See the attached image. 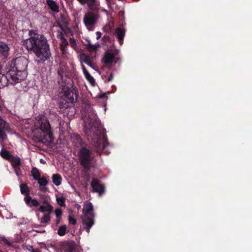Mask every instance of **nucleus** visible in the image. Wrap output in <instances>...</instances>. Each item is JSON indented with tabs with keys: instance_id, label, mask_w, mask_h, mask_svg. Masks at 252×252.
I'll return each instance as SVG.
<instances>
[{
	"instance_id": "nucleus-1",
	"label": "nucleus",
	"mask_w": 252,
	"mask_h": 252,
	"mask_svg": "<svg viewBox=\"0 0 252 252\" xmlns=\"http://www.w3.org/2000/svg\"><path fill=\"white\" fill-rule=\"evenodd\" d=\"M29 37L23 41V45L29 54H34L37 63H43L51 57L50 45L46 37L36 30L29 31Z\"/></svg>"
},
{
	"instance_id": "nucleus-2",
	"label": "nucleus",
	"mask_w": 252,
	"mask_h": 252,
	"mask_svg": "<svg viewBox=\"0 0 252 252\" xmlns=\"http://www.w3.org/2000/svg\"><path fill=\"white\" fill-rule=\"evenodd\" d=\"M29 37L23 41V45L29 54H34L37 63H43L51 57L50 45L46 37L36 30L29 31Z\"/></svg>"
},
{
	"instance_id": "nucleus-3",
	"label": "nucleus",
	"mask_w": 252,
	"mask_h": 252,
	"mask_svg": "<svg viewBox=\"0 0 252 252\" xmlns=\"http://www.w3.org/2000/svg\"><path fill=\"white\" fill-rule=\"evenodd\" d=\"M58 74L60 77L59 81L61 83L60 88L62 89V92L63 93V97L62 98L60 102V107L61 108H70L71 112L75 113V109L72 107V105L76 102L77 98L76 94V90L72 84L66 82V78L68 77V72L67 67L65 66L60 65L58 70Z\"/></svg>"
},
{
	"instance_id": "nucleus-4",
	"label": "nucleus",
	"mask_w": 252,
	"mask_h": 252,
	"mask_svg": "<svg viewBox=\"0 0 252 252\" xmlns=\"http://www.w3.org/2000/svg\"><path fill=\"white\" fill-rule=\"evenodd\" d=\"M101 128V126L96 122L94 123L92 121L84 127L88 140L91 141L97 151L104 149L106 145L108 144L105 134L106 130Z\"/></svg>"
},
{
	"instance_id": "nucleus-5",
	"label": "nucleus",
	"mask_w": 252,
	"mask_h": 252,
	"mask_svg": "<svg viewBox=\"0 0 252 252\" xmlns=\"http://www.w3.org/2000/svg\"><path fill=\"white\" fill-rule=\"evenodd\" d=\"M28 64V60L24 57H19L12 60L8 74L12 84H17L26 78Z\"/></svg>"
},
{
	"instance_id": "nucleus-6",
	"label": "nucleus",
	"mask_w": 252,
	"mask_h": 252,
	"mask_svg": "<svg viewBox=\"0 0 252 252\" xmlns=\"http://www.w3.org/2000/svg\"><path fill=\"white\" fill-rule=\"evenodd\" d=\"M35 129L33 130L34 134L39 133L36 136L38 138L46 139L48 136L50 139L52 136L51 131V126L49 121L44 117L37 120L34 124Z\"/></svg>"
},
{
	"instance_id": "nucleus-7",
	"label": "nucleus",
	"mask_w": 252,
	"mask_h": 252,
	"mask_svg": "<svg viewBox=\"0 0 252 252\" xmlns=\"http://www.w3.org/2000/svg\"><path fill=\"white\" fill-rule=\"evenodd\" d=\"M82 219L84 229L88 233H89L90 229L94 222V212L93 205L89 201H87L84 203Z\"/></svg>"
},
{
	"instance_id": "nucleus-8",
	"label": "nucleus",
	"mask_w": 252,
	"mask_h": 252,
	"mask_svg": "<svg viewBox=\"0 0 252 252\" xmlns=\"http://www.w3.org/2000/svg\"><path fill=\"white\" fill-rule=\"evenodd\" d=\"M78 156L80 165L86 171H89L94 158V154L89 149L82 147L79 149Z\"/></svg>"
},
{
	"instance_id": "nucleus-9",
	"label": "nucleus",
	"mask_w": 252,
	"mask_h": 252,
	"mask_svg": "<svg viewBox=\"0 0 252 252\" xmlns=\"http://www.w3.org/2000/svg\"><path fill=\"white\" fill-rule=\"evenodd\" d=\"M21 193L24 195V201L29 207H36L39 206L37 199L30 196L31 189L26 183H21L19 186Z\"/></svg>"
},
{
	"instance_id": "nucleus-10",
	"label": "nucleus",
	"mask_w": 252,
	"mask_h": 252,
	"mask_svg": "<svg viewBox=\"0 0 252 252\" xmlns=\"http://www.w3.org/2000/svg\"><path fill=\"white\" fill-rule=\"evenodd\" d=\"M98 18V14L93 11H89L85 14L83 22L89 31L93 30Z\"/></svg>"
},
{
	"instance_id": "nucleus-11",
	"label": "nucleus",
	"mask_w": 252,
	"mask_h": 252,
	"mask_svg": "<svg viewBox=\"0 0 252 252\" xmlns=\"http://www.w3.org/2000/svg\"><path fill=\"white\" fill-rule=\"evenodd\" d=\"M91 186L94 192H98L100 195L105 191V187L101 184L100 181L97 179H93L91 182Z\"/></svg>"
},
{
	"instance_id": "nucleus-12",
	"label": "nucleus",
	"mask_w": 252,
	"mask_h": 252,
	"mask_svg": "<svg viewBox=\"0 0 252 252\" xmlns=\"http://www.w3.org/2000/svg\"><path fill=\"white\" fill-rule=\"evenodd\" d=\"M118 51L117 50H109L107 51L104 54L103 58V62L106 64H111L113 63L115 56L118 55Z\"/></svg>"
},
{
	"instance_id": "nucleus-13",
	"label": "nucleus",
	"mask_w": 252,
	"mask_h": 252,
	"mask_svg": "<svg viewBox=\"0 0 252 252\" xmlns=\"http://www.w3.org/2000/svg\"><path fill=\"white\" fill-rule=\"evenodd\" d=\"M68 23V21L67 17L64 15L61 14L60 19L57 22V24L59 25V27L64 31V32H65V33L66 32V30H69V29L67 27Z\"/></svg>"
},
{
	"instance_id": "nucleus-14",
	"label": "nucleus",
	"mask_w": 252,
	"mask_h": 252,
	"mask_svg": "<svg viewBox=\"0 0 252 252\" xmlns=\"http://www.w3.org/2000/svg\"><path fill=\"white\" fill-rule=\"evenodd\" d=\"M10 48L5 43L0 41V56L2 59H6L9 52Z\"/></svg>"
},
{
	"instance_id": "nucleus-15",
	"label": "nucleus",
	"mask_w": 252,
	"mask_h": 252,
	"mask_svg": "<svg viewBox=\"0 0 252 252\" xmlns=\"http://www.w3.org/2000/svg\"><path fill=\"white\" fill-rule=\"evenodd\" d=\"M2 65L0 63V88H4L8 84V82L9 81V75H8V71L5 75L2 72Z\"/></svg>"
},
{
	"instance_id": "nucleus-16",
	"label": "nucleus",
	"mask_w": 252,
	"mask_h": 252,
	"mask_svg": "<svg viewBox=\"0 0 252 252\" xmlns=\"http://www.w3.org/2000/svg\"><path fill=\"white\" fill-rule=\"evenodd\" d=\"M6 130V123L0 116V139L2 140L7 139Z\"/></svg>"
},
{
	"instance_id": "nucleus-17",
	"label": "nucleus",
	"mask_w": 252,
	"mask_h": 252,
	"mask_svg": "<svg viewBox=\"0 0 252 252\" xmlns=\"http://www.w3.org/2000/svg\"><path fill=\"white\" fill-rule=\"evenodd\" d=\"M125 30L121 28H117L115 30V33L121 45H122L123 44L124 38L125 35Z\"/></svg>"
},
{
	"instance_id": "nucleus-18",
	"label": "nucleus",
	"mask_w": 252,
	"mask_h": 252,
	"mask_svg": "<svg viewBox=\"0 0 252 252\" xmlns=\"http://www.w3.org/2000/svg\"><path fill=\"white\" fill-rule=\"evenodd\" d=\"M38 210L44 214H51L53 211V207L51 204H45V205H41Z\"/></svg>"
},
{
	"instance_id": "nucleus-19",
	"label": "nucleus",
	"mask_w": 252,
	"mask_h": 252,
	"mask_svg": "<svg viewBox=\"0 0 252 252\" xmlns=\"http://www.w3.org/2000/svg\"><path fill=\"white\" fill-rule=\"evenodd\" d=\"M46 3L49 8L53 12H58L59 7L57 3L53 0H46Z\"/></svg>"
},
{
	"instance_id": "nucleus-20",
	"label": "nucleus",
	"mask_w": 252,
	"mask_h": 252,
	"mask_svg": "<svg viewBox=\"0 0 252 252\" xmlns=\"http://www.w3.org/2000/svg\"><path fill=\"white\" fill-rule=\"evenodd\" d=\"M85 4H87L89 8L94 11L97 9L98 5L97 0H85Z\"/></svg>"
},
{
	"instance_id": "nucleus-21",
	"label": "nucleus",
	"mask_w": 252,
	"mask_h": 252,
	"mask_svg": "<svg viewBox=\"0 0 252 252\" xmlns=\"http://www.w3.org/2000/svg\"><path fill=\"white\" fill-rule=\"evenodd\" d=\"M9 161L11 162L14 168H18L21 165V159L17 156L15 157L13 155L12 157Z\"/></svg>"
},
{
	"instance_id": "nucleus-22",
	"label": "nucleus",
	"mask_w": 252,
	"mask_h": 252,
	"mask_svg": "<svg viewBox=\"0 0 252 252\" xmlns=\"http://www.w3.org/2000/svg\"><path fill=\"white\" fill-rule=\"evenodd\" d=\"M0 155L2 158L7 160H9L13 156V155L11 154L8 151L4 149H1Z\"/></svg>"
},
{
	"instance_id": "nucleus-23",
	"label": "nucleus",
	"mask_w": 252,
	"mask_h": 252,
	"mask_svg": "<svg viewBox=\"0 0 252 252\" xmlns=\"http://www.w3.org/2000/svg\"><path fill=\"white\" fill-rule=\"evenodd\" d=\"M52 181L56 186H59L61 184L62 178L59 174H53L52 176Z\"/></svg>"
},
{
	"instance_id": "nucleus-24",
	"label": "nucleus",
	"mask_w": 252,
	"mask_h": 252,
	"mask_svg": "<svg viewBox=\"0 0 252 252\" xmlns=\"http://www.w3.org/2000/svg\"><path fill=\"white\" fill-rule=\"evenodd\" d=\"M31 174L34 180L36 181H37L41 177L40 172L38 169L36 167H33L32 169Z\"/></svg>"
},
{
	"instance_id": "nucleus-25",
	"label": "nucleus",
	"mask_w": 252,
	"mask_h": 252,
	"mask_svg": "<svg viewBox=\"0 0 252 252\" xmlns=\"http://www.w3.org/2000/svg\"><path fill=\"white\" fill-rule=\"evenodd\" d=\"M58 38H60L61 41L60 46H68V42L66 39L64 37L62 32H60L58 35Z\"/></svg>"
},
{
	"instance_id": "nucleus-26",
	"label": "nucleus",
	"mask_w": 252,
	"mask_h": 252,
	"mask_svg": "<svg viewBox=\"0 0 252 252\" xmlns=\"http://www.w3.org/2000/svg\"><path fill=\"white\" fill-rule=\"evenodd\" d=\"M50 214H44L42 218L40 220L41 223H47L51 220Z\"/></svg>"
},
{
	"instance_id": "nucleus-27",
	"label": "nucleus",
	"mask_w": 252,
	"mask_h": 252,
	"mask_svg": "<svg viewBox=\"0 0 252 252\" xmlns=\"http://www.w3.org/2000/svg\"><path fill=\"white\" fill-rule=\"evenodd\" d=\"M40 202L43 204H50V201L49 197L45 194H40Z\"/></svg>"
},
{
	"instance_id": "nucleus-28",
	"label": "nucleus",
	"mask_w": 252,
	"mask_h": 252,
	"mask_svg": "<svg viewBox=\"0 0 252 252\" xmlns=\"http://www.w3.org/2000/svg\"><path fill=\"white\" fill-rule=\"evenodd\" d=\"M66 231V226L65 225L61 226L58 230V234L60 236H63L65 234Z\"/></svg>"
},
{
	"instance_id": "nucleus-29",
	"label": "nucleus",
	"mask_w": 252,
	"mask_h": 252,
	"mask_svg": "<svg viewBox=\"0 0 252 252\" xmlns=\"http://www.w3.org/2000/svg\"><path fill=\"white\" fill-rule=\"evenodd\" d=\"M83 73L86 79L91 83L94 82V77L92 76L88 70L84 71Z\"/></svg>"
},
{
	"instance_id": "nucleus-30",
	"label": "nucleus",
	"mask_w": 252,
	"mask_h": 252,
	"mask_svg": "<svg viewBox=\"0 0 252 252\" xmlns=\"http://www.w3.org/2000/svg\"><path fill=\"white\" fill-rule=\"evenodd\" d=\"M83 61L84 62V63H86L88 65H89V66L91 67L92 68H93V69H94V65L93 64L91 60V59L90 58L89 56H85V58H84V59L83 60Z\"/></svg>"
},
{
	"instance_id": "nucleus-31",
	"label": "nucleus",
	"mask_w": 252,
	"mask_h": 252,
	"mask_svg": "<svg viewBox=\"0 0 252 252\" xmlns=\"http://www.w3.org/2000/svg\"><path fill=\"white\" fill-rule=\"evenodd\" d=\"M37 182L40 186H45L48 183V181L45 177H42V178L40 177L37 180Z\"/></svg>"
},
{
	"instance_id": "nucleus-32",
	"label": "nucleus",
	"mask_w": 252,
	"mask_h": 252,
	"mask_svg": "<svg viewBox=\"0 0 252 252\" xmlns=\"http://www.w3.org/2000/svg\"><path fill=\"white\" fill-rule=\"evenodd\" d=\"M86 46L87 49L90 52L95 51L96 50V47L95 45L92 44L90 41L88 42Z\"/></svg>"
},
{
	"instance_id": "nucleus-33",
	"label": "nucleus",
	"mask_w": 252,
	"mask_h": 252,
	"mask_svg": "<svg viewBox=\"0 0 252 252\" xmlns=\"http://www.w3.org/2000/svg\"><path fill=\"white\" fill-rule=\"evenodd\" d=\"M58 203L62 207L65 206V199L63 197H59L57 199Z\"/></svg>"
},
{
	"instance_id": "nucleus-34",
	"label": "nucleus",
	"mask_w": 252,
	"mask_h": 252,
	"mask_svg": "<svg viewBox=\"0 0 252 252\" xmlns=\"http://www.w3.org/2000/svg\"><path fill=\"white\" fill-rule=\"evenodd\" d=\"M111 29L112 28L110 24H106L103 28V32L108 33L111 32Z\"/></svg>"
},
{
	"instance_id": "nucleus-35",
	"label": "nucleus",
	"mask_w": 252,
	"mask_h": 252,
	"mask_svg": "<svg viewBox=\"0 0 252 252\" xmlns=\"http://www.w3.org/2000/svg\"><path fill=\"white\" fill-rule=\"evenodd\" d=\"M70 45L74 49H76L77 46L76 40L74 38H70L69 39Z\"/></svg>"
},
{
	"instance_id": "nucleus-36",
	"label": "nucleus",
	"mask_w": 252,
	"mask_h": 252,
	"mask_svg": "<svg viewBox=\"0 0 252 252\" xmlns=\"http://www.w3.org/2000/svg\"><path fill=\"white\" fill-rule=\"evenodd\" d=\"M0 241L1 243H3L8 246H10L11 245V243L5 237L0 238Z\"/></svg>"
},
{
	"instance_id": "nucleus-37",
	"label": "nucleus",
	"mask_w": 252,
	"mask_h": 252,
	"mask_svg": "<svg viewBox=\"0 0 252 252\" xmlns=\"http://www.w3.org/2000/svg\"><path fill=\"white\" fill-rule=\"evenodd\" d=\"M55 214H56L57 218H61L62 216V214H63L62 210L60 208H58V209H56Z\"/></svg>"
},
{
	"instance_id": "nucleus-38",
	"label": "nucleus",
	"mask_w": 252,
	"mask_h": 252,
	"mask_svg": "<svg viewBox=\"0 0 252 252\" xmlns=\"http://www.w3.org/2000/svg\"><path fill=\"white\" fill-rule=\"evenodd\" d=\"M67 46H61V50L62 52V54L63 55H66L67 54Z\"/></svg>"
},
{
	"instance_id": "nucleus-39",
	"label": "nucleus",
	"mask_w": 252,
	"mask_h": 252,
	"mask_svg": "<svg viewBox=\"0 0 252 252\" xmlns=\"http://www.w3.org/2000/svg\"><path fill=\"white\" fill-rule=\"evenodd\" d=\"M68 220L69 223L72 224L73 225H75L76 223V220L71 217H69Z\"/></svg>"
},
{
	"instance_id": "nucleus-40",
	"label": "nucleus",
	"mask_w": 252,
	"mask_h": 252,
	"mask_svg": "<svg viewBox=\"0 0 252 252\" xmlns=\"http://www.w3.org/2000/svg\"><path fill=\"white\" fill-rule=\"evenodd\" d=\"M98 97L100 99H103V98H107V96L106 94L104 93V94H99L98 96Z\"/></svg>"
},
{
	"instance_id": "nucleus-41",
	"label": "nucleus",
	"mask_w": 252,
	"mask_h": 252,
	"mask_svg": "<svg viewBox=\"0 0 252 252\" xmlns=\"http://www.w3.org/2000/svg\"><path fill=\"white\" fill-rule=\"evenodd\" d=\"M113 78H114L113 74V73L111 72L109 76H108L107 80L108 82H110L113 79Z\"/></svg>"
},
{
	"instance_id": "nucleus-42",
	"label": "nucleus",
	"mask_w": 252,
	"mask_h": 252,
	"mask_svg": "<svg viewBox=\"0 0 252 252\" xmlns=\"http://www.w3.org/2000/svg\"><path fill=\"white\" fill-rule=\"evenodd\" d=\"M96 39L98 40L101 37L102 34H101V32H96Z\"/></svg>"
},
{
	"instance_id": "nucleus-43",
	"label": "nucleus",
	"mask_w": 252,
	"mask_h": 252,
	"mask_svg": "<svg viewBox=\"0 0 252 252\" xmlns=\"http://www.w3.org/2000/svg\"><path fill=\"white\" fill-rule=\"evenodd\" d=\"M76 139L78 141V142L81 144V143H82V140L81 137H80V136L77 135L76 136Z\"/></svg>"
},
{
	"instance_id": "nucleus-44",
	"label": "nucleus",
	"mask_w": 252,
	"mask_h": 252,
	"mask_svg": "<svg viewBox=\"0 0 252 252\" xmlns=\"http://www.w3.org/2000/svg\"><path fill=\"white\" fill-rule=\"evenodd\" d=\"M61 222V218H57V219L56 220V225H58Z\"/></svg>"
},
{
	"instance_id": "nucleus-45",
	"label": "nucleus",
	"mask_w": 252,
	"mask_h": 252,
	"mask_svg": "<svg viewBox=\"0 0 252 252\" xmlns=\"http://www.w3.org/2000/svg\"><path fill=\"white\" fill-rule=\"evenodd\" d=\"M82 5L84 4L85 0H77Z\"/></svg>"
},
{
	"instance_id": "nucleus-46",
	"label": "nucleus",
	"mask_w": 252,
	"mask_h": 252,
	"mask_svg": "<svg viewBox=\"0 0 252 252\" xmlns=\"http://www.w3.org/2000/svg\"><path fill=\"white\" fill-rule=\"evenodd\" d=\"M82 70H83V72L84 71L87 70V69L86 68L85 66L83 64H82Z\"/></svg>"
},
{
	"instance_id": "nucleus-47",
	"label": "nucleus",
	"mask_w": 252,
	"mask_h": 252,
	"mask_svg": "<svg viewBox=\"0 0 252 252\" xmlns=\"http://www.w3.org/2000/svg\"><path fill=\"white\" fill-rule=\"evenodd\" d=\"M103 38H109V36H106V35H104L103 37Z\"/></svg>"
},
{
	"instance_id": "nucleus-48",
	"label": "nucleus",
	"mask_w": 252,
	"mask_h": 252,
	"mask_svg": "<svg viewBox=\"0 0 252 252\" xmlns=\"http://www.w3.org/2000/svg\"><path fill=\"white\" fill-rule=\"evenodd\" d=\"M40 161L41 163H44V161L42 159H41Z\"/></svg>"
},
{
	"instance_id": "nucleus-49",
	"label": "nucleus",
	"mask_w": 252,
	"mask_h": 252,
	"mask_svg": "<svg viewBox=\"0 0 252 252\" xmlns=\"http://www.w3.org/2000/svg\"><path fill=\"white\" fill-rule=\"evenodd\" d=\"M2 110V108L1 106V105H0V111H1Z\"/></svg>"
},
{
	"instance_id": "nucleus-50",
	"label": "nucleus",
	"mask_w": 252,
	"mask_h": 252,
	"mask_svg": "<svg viewBox=\"0 0 252 252\" xmlns=\"http://www.w3.org/2000/svg\"><path fill=\"white\" fill-rule=\"evenodd\" d=\"M45 232V230H43V231H41L40 232L43 233V232Z\"/></svg>"
},
{
	"instance_id": "nucleus-51",
	"label": "nucleus",
	"mask_w": 252,
	"mask_h": 252,
	"mask_svg": "<svg viewBox=\"0 0 252 252\" xmlns=\"http://www.w3.org/2000/svg\"><path fill=\"white\" fill-rule=\"evenodd\" d=\"M0 252H2V251L0 250Z\"/></svg>"
}]
</instances>
